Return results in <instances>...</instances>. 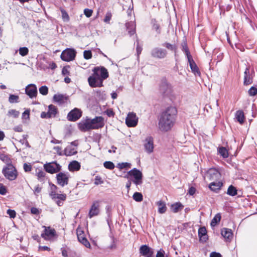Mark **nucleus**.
Segmentation results:
<instances>
[{
	"label": "nucleus",
	"instance_id": "f257e3e1",
	"mask_svg": "<svg viewBox=\"0 0 257 257\" xmlns=\"http://www.w3.org/2000/svg\"><path fill=\"white\" fill-rule=\"evenodd\" d=\"M177 110L174 107H168L161 115L159 120V128L161 131L170 130L175 124Z\"/></svg>",
	"mask_w": 257,
	"mask_h": 257
},
{
	"label": "nucleus",
	"instance_id": "f03ea898",
	"mask_svg": "<svg viewBox=\"0 0 257 257\" xmlns=\"http://www.w3.org/2000/svg\"><path fill=\"white\" fill-rule=\"evenodd\" d=\"M93 75L88 78L89 85L92 87L103 86V81L108 77V72L104 67H95L93 69Z\"/></svg>",
	"mask_w": 257,
	"mask_h": 257
},
{
	"label": "nucleus",
	"instance_id": "7ed1b4c3",
	"mask_svg": "<svg viewBox=\"0 0 257 257\" xmlns=\"http://www.w3.org/2000/svg\"><path fill=\"white\" fill-rule=\"evenodd\" d=\"M2 173L6 178L10 181L16 180L18 175L16 168L12 164L7 165L5 166L3 169Z\"/></svg>",
	"mask_w": 257,
	"mask_h": 257
},
{
	"label": "nucleus",
	"instance_id": "20e7f679",
	"mask_svg": "<svg viewBox=\"0 0 257 257\" xmlns=\"http://www.w3.org/2000/svg\"><path fill=\"white\" fill-rule=\"evenodd\" d=\"M128 176H132L134 178L133 182L136 185H141L142 184L143 174L142 172L136 168H134L128 171L125 178H128Z\"/></svg>",
	"mask_w": 257,
	"mask_h": 257
},
{
	"label": "nucleus",
	"instance_id": "39448f33",
	"mask_svg": "<svg viewBox=\"0 0 257 257\" xmlns=\"http://www.w3.org/2000/svg\"><path fill=\"white\" fill-rule=\"evenodd\" d=\"M160 91L164 95L170 98L174 97V94L172 85L167 81H163L160 86Z\"/></svg>",
	"mask_w": 257,
	"mask_h": 257
},
{
	"label": "nucleus",
	"instance_id": "423d86ee",
	"mask_svg": "<svg viewBox=\"0 0 257 257\" xmlns=\"http://www.w3.org/2000/svg\"><path fill=\"white\" fill-rule=\"evenodd\" d=\"M205 178L212 181L222 180L221 174L215 168L209 169L205 174Z\"/></svg>",
	"mask_w": 257,
	"mask_h": 257
},
{
	"label": "nucleus",
	"instance_id": "0eeeda50",
	"mask_svg": "<svg viewBox=\"0 0 257 257\" xmlns=\"http://www.w3.org/2000/svg\"><path fill=\"white\" fill-rule=\"evenodd\" d=\"M44 169L49 173L54 174L59 172L61 170V166L56 162L53 161L44 164Z\"/></svg>",
	"mask_w": 257,
	"mask_h": 257
},
{
	"label": "nucleus",
	"instance_id": "6e6552de",
	"mask_svg": "<svg viewBox=\"0 0 257 257\" xmlns=\"http://www.w3.org/2000/svg\"><path fill=\"white\" fill-rule=\"evenodd\" d=\"M101 201L95 200L92 202L88 216L90 218L99 215Z\"/></svg>",
	"mask_w": 257,
	"mask_h": 257
},
{
	"label": "nucleus",
	"instance_id": "1a4fd4ad",
	"mask_svg": "<svg viewBox=\"0 0 257 257\" xmlns=\"http://www.w3.org/2000/svg\"><path fill=\"white\" fill-rule=\"evenodd\" d=\"M76 56V51L72 49H67L63 51L61 55L62 60L69 62L74 59Z\"/></svg>",
	"mask_w": 257,
	"mask_h": 257
},
{
	"label": "nucleus",
	"instance_id": "9d476101",
	"mask_svg": "<svg viewBox=\"0 0 257 257\" xmlns=\"http://www.w3.org/2000/svg\"><path fill=\"white\" fill-rule=\"evenodd\" d=\"M254 74V70L250 71L249 67H247L244 72L243 84L244 85H248L251 84L253 82V77Z\"/></svg>",
	"mask_w": 257,
	"mask_h": 257
},
{
	"label": "nucleus",
	"instance_id": "9b49d317",
	"mask_svg": "<svg viewBox=\"0 0 257 257\" xmlns=\"http://www.w3.org/2000/svg\"><path fill=\"white\" fill-rule=\"evenodd\" d=\"M138 122V117L133 112H129L125 119V123L128 127H135Z\"/></svg>",
	"mask_w": 257,
	"mask_h": 257
},
{
	"label": "nucleus",
	"instance_id": "f8f14e48",
	"mask_svg": "<svg viewBox=\"0 0 257 257\" xmlns=\"http://www.w3.org/2000/svg\"><path fill=\"white\" fill-rule=\"evenodd\" d=\"M57 184L62 187L67 185L69 182V175L68 173L60 172L56 175Z\"/></svg>",
	"mask_w": 257,
	"mask_h": 257
},
{
	"label": "nucleus",
	"instance_id": "ddd939ff",
	"mask_svg": "<svg viewBox=\"0 0 257 257\" xmlns=\"http://www.w3.org/2000/svg\"><path fill=\"white\" fill-rule=\"evenodd\" d=\"M151 54L154 58L163 59L167 56V51L164 49L155 47L152 50Z\"/></svg>",
	"mask_w": 257,
	"mask_h": 257
},
{
	"label": "nucleus",
	"instance_id": "4468645a",
	"mask_svg": "<svg viewBox=\"0 0 257 257\" xmlns=\"http://www.w3.org/2000/svg\"><path fill=\"white\" fill-rule=\"evenodd\" d=\"M44 232L42 233L41 236L45 240H50L56 235V231L54 228L50 227L43 226Z\"/></svg>",
	"mask_w": 257,
	"mask_h": 257
},
{
	"label": "nucleus",
	"instance_id": "2eb2a0df",
	"mask_svg": "<svg viewBox=\"0 0 257 257\" xmlns=\"http://www.w3.org/2000/svg\"><path fill=\"white\" fill-rule=\"evenodd\" d=\"M140 253L144 257H154V249L147 245H142L139 249Z\"/></svg>",
	"mask_w": 257,
	"mask_h": 257
},
{
	"label": "nucleus",
	"instance_id": "dca6fc26",
	"mask_svg": "<svg viewBox=\"0 0 257 257\" xmlns=\"http://www.w3.org/2000/svg\"><path fill=\"white\" fill-rule=\"evenodd\" d=\"M92 130L102 128L104 125V118L102 116H96L90 119Z\"/></svg>",
	"mask_w": 257,
	"mask_h": 257
},
{
	"label": "nucleus",
	"instance_id": "f3484780",
	"mask_svg": "<svg viewBox=\"0 0 257 257\" xmlns=\"http://www.w3.org/2000/svg\"><path fill=\"white\" fill-rule=\"evenodd\" d=\"M82 115V112L78 108H74L68 114L67 118L70 121H75L78 120Z\"/></svg>",
	"mask_w": 257,
	"mask_h": 257
},
{
	"label": "nucleus",
	"instance_id": "a211bd4d",
	"mask_svg": "<svg viewBox=\"0 0 257 257\" xmlns=\"http://www.w3.org/2000/svg\"><path fill=\"white\" fill-rule=\"evenodd\" d=\"M145 150L148 154L152 153L154 151V141L151 137H147L145 140L144 144Z\"/></svg>",
	"mask_w": 257,
	"mask_h": 257
},
{
	"label": "nucleus",
	"instance_id": "6ab92c4d",
	"mask_svg": "<svg viewBox=\"0 0 257 257\" xmlns=\"http://www.w3.org/2000/svg\"><path fill=\"white\" fill-rule=\"evenodd\" d=\"M77 238L80 242L83 244L87 248L90 247V244L85 237L84 233L83 230L78 228L77 229Z\"/></svg>",
	"mask_w": 257,
	"mask_h": 257
},
{
	"label": "nucleus",
	"instance_id": "aec40b11",
	"mask_svg": "<svg viewBox=\"0 0 257 257\" xmlns=\"http://www.w3.org/2000/svg\"><path fill=\"white\" fill-rule=\"evenodd\" d=\"M26 93L30 97H35L37 94V88L34 84H29L25 89Z\"/></svg>",
	"mask_w": 257,
	"mask_h": 257
},
{
	"label": "nucleus",
	"instance_id": "412c9836",
	"mask_svg": "<svg viewBox=\"0 0 257 257\" xmlns=\"http://www.w3.org/2000/svg\"><path fill=\"white\" fill-rule=\"evenodd\" d=\"M78 128L82 132H87L92 130L91 128L90 119L87 118L86 120H81L78 123Z\"/></svg>",
	"mask_w": 257,
	"mask_h": 257
},
{
	"label": "nucleus",
	"instance_id": "4be33fe9",
	"mask_svg": "<svg viewBox=\"0 0 257 257\" xmlns=\"http://www.w3.org/2000/svg\"><path fill=\"white\" fill-rule=\"evenodd\" d=\"M223 183L222 180H221L218 181H212L209 185V188L211 191L217 192L221 189Z\"/></svg>",
	"mask_w": 257,
	"mask_h": 257
},
{
	"label": "nucleus",
	"instance_id": "5701e85b",
	"mask_svg": "<svg viewBox=\"0 0 257 257\" xmlns=\"http://www.w3.org/2000/svg\"><path fill=\"white\" fill-rule=\"evenodd\" d=\"M188 61L189 63L190 67L192 72L195 75H197L199 76L200 75V72L199 70V69H198L197 66L196 65V64L193 61L192 57L188 58Z\"/></svg>",
	"mask_w": 257,
	"mask_h": 257
},
{
	"label": "nucleus",
	"instance_id": "b1692460",
	"mask_svg": "<svg viewBox=\"0 0 257 257\" xmlns=\"http://www.w3.org/2000/svg\"><path fill=\"white\" fill-rule=\"evenodd\" d=\"M198 236L200 240L202 242H206L208 239L207 230L205 227H200L198 230Z\"/></svg>",
	"mask_w": 257,
	"mask_h": 257
},
{
	"label": "nucleus",
	"instance_id": "393cba45",
	"mask_svg": "<svg viewBox=\"0 0 257 257\" xmlns=\"http://www.w3.org/2000/svg\"><path fill=\"white\" fill-rule=\"evenodd\" d=\"M184 208V205L180 202L172 204L170 206V209L174 213L181 211Z\"/></svg>",
	"mask_w": 257,
	"mask_h": 257
},
{
	"label": "nucleus",
	"instance_id": "a878e982",
	"mask_svg": "<svg viewBox=\"0 0 257 257\" xmlns=\"http://www.w3.org/2000/svg\"><path fill=\"white\" fill-rule=\"evenodd\" d=\"M126 30L128 34L131 36L136 32V25L134 22H127L125 24Z\"/></svg>",
	"mask_w": 257,
	"mask_h": 257
},
{
	"label": "nucleus",
	"instance_id": "bb28decb",
	"mask_svg": "<svg viewBox=\"0 0 257 257\" xmlns=\"http://www.w3.org/2000/svg\"><path fill=\"white\" fill-rule=\"evenodd\" d=\"M80 164L77 161H73L68 165V169L70 171H77L80 169Z\"/></svg>",
	"mask_w": 257,
	"mask_h": 257
},
{
	"label": "nucleus",
	"instance_id": "cd10ccee",
	"mask_svg": "<svg viewBox=\"0 0 257 257\" xmlns=\"http://www.w3.org/2000/svg\"><path fill=\"white\" fill-rule=\"evenodd\" d=\"M68 99V97L63 94H55L53 96L54 101L59 104L65 103Z\"/></svg>",
	"mask_w": 257,
	"mask_h": 257
},
{
	"label": "nucleus",
	"instance_id": "c85d7f7f",
	"mask_svg": "<svg viewBox=\"0 0 257 257\" xmlns=\"http://www.w3.org/2000/svg\"><path fill=\"white\" fill-rule=\"evenodd\" d=\"M158 206V212L160 214L164 213L167 210L166 203L162 200H160L156 203Z\"/></svg>",
	"mask_w": 257,
	"mask_h": 257
},
{
	"label": "nucleus",
	"instance_id": "c756f323",
	"mask_svg": "<svg viewBox=\"0 0 257 257\" xmlns=\"http://www.w3.org/2000/svg\"><path fill=\"white\" fill-rule=\"evenodd\" d=\"M162 46L166 47L168 50L173 52L175 54L176 53L177 46L175 44H172L168 42H165L162 44Z\"/></svg>",
	"mask_w": 257,
	"mask_h": 257
},
{
	"label": "nucleus",
	"instance_id": "7c9ffc66",
	"mask_svg": "<svg viewBox=\"0 0 257 257\" xmlns=\"http://www.w3.org/2000/svg\"><path fill=\"white\" fill-rule=\"evenodd\" d=\"M48 112L49 114V117H54L57 113V108L55 105L51 104L48 107Z\"/></svg>",
	"mask_w": 257,
	"mask_h": 257
},
{
	"label": "nucleus",
	"instance_id": "2f4dec72",
	"mask_svg": "<svg viewBox=\"0 0 257 257\" xmlns=\"http://www.w3.org/2000/svg\"><path fill=\"white\" fill-rule=\"evenodd\" d=\"M221 235L226 239H230L232 236L231 230L227 228H223L221 230Z\"/></svg>",
	"mask_w": 257,
	"mask_h": 257
},
{
	"label": "nucleus",
	"instance_id": "473e14b6",
	"mask_svg": "<svg viewBox=\"0 0 257 257\" xmlns=\"http://www.w3.org/2000/svg\"><path fill=\"white\" fill-rule=\"evenodd\" d=\"M235 118L240 124L243 123L244 120V115L242 110H238L235 113Z\"/></svg>",
	"mask_w": 257,
	"mask_h": 257
},
{
	"label": "nucleus",
	"instance_id": "72a5a7b5",
	"mask_svg": "<svg viewBox=\"0 0 257 257\" xmlns=\"http://www.w3.org/2000/svg\"><path fill=\"white\" fill-rule=\"evenodd\" d=\"M77 153L76 149L71 146H68L64 150V154L66 156H72L75 155Z\"/></svg>",
	"mask_w": 257,
	"mask_h": 257
},
{
	"label": "nucleus",
	"instance_id": "f704fd0d",
	"mask_svg": "<svg viewBox=\"0 0 257 257\" xmlns=\"http://www.w3.org/2000/svg\"><path fill=\"white\" fill-rule=\"evenodd\" d=\"M237 193V190L235 187L230 185L227 189V194L231 196H234Z\"/></svg>",
	"mask_w": 257,
	"mask_h": 257
},
{
	"label": "nucleus",
	"instance_id": "c9c22d12",
	"mask_svg": "<svg viewBox=\"0 0 257 257\" xmlns=\"http://www.w3.org/2000/svg\"><path fill=\"white\" fill-rule=\"evenodd\" d=\"M221 219V215L220 213L216 214L213 218L212 219L210 225L212 227L215 226L218 223H219Z\"/></svg>",
	"mask_w": 257,
	"mask_h": 257
},
{
	"label": "nucleus",
	"instance_id": "e433bc0d",
	"mask_svg": "<svg viewBox=\"0 0 257 257\" xmlns=\"http://www.w3.org/2000/svg\"><path fill=\"white\" fill-rule=\"evenodd\" d=\"M218 152L224 158H226L228 156V151L224 147H221L218 149Z\"/></svg>",
	"mask_w": 257,
	"mask_h": 257
},
{
	"label": "nucleus",
	"instance_id": "4c0bfd02",
	"mask_svg": "<svg viewBox=\"0 0 257 257\" xmlns=\"http://www.w3.org/2000/svg\"><path fill=\"white\" fill-rule=\"evenodd\" d=\"M151 23L152 24L153 29L156 30L158 34H160L161 33L160 24L158 23L156 20H152Z\"/></svg>",
	"mask_w": 257,
	"mask_h": 257
},
{
	"label": "nucleus",
	"instance_id": "58836bf2",
	"mask_svg": "<svg viewBox=\"0 0 257 257\" xmlns=\"http://www.w3.org/2000/svg\"><path fill=\"white\" fill-rule=\"evenodd\" d=\"M131 164L127 162L120 163L117 165V167L120 170H122L123 169H127L131 168Z\"/></svg>",
	"mask_w": 257,
	"mask_h": 257
},
{
	"label": "nucleus",
	"instance_id": "ea45409f",
	"mask_svg": "<svg viewBox=\"0 0 257 257\" xmlns=\"http://www.w3.org/2000/svg\"><path fill=\"white\" fill-rule=\"evenodd\" d=\"M182 50L185 53L187 57V59L189 58V57H192L188 50L186 43L184 42L182 44Z\"/></svg>",
	"mask_w": 257,
	"mask_h": 257
},
{
	"label": "nucleus",
	"instance_id": "a19ab883",
	"mask_svg": "<svg viewBox=\"0 0 257 257\" xmlns=\"http://www.w3.org/2000/svg\"><path fill=\"white\" fill-rule=\"evenodd\" d=\"M0 159L7 164V165L12 164V162L8 155L1 154L0 155Z\"/></svg>",
	"mask_w": 257,
	"mask_h": 257
},
{
	"label": "nucleus",
	"instance_id": "79ce46f5",
	"mask_svg": "<svg viewBox=\"0 0 257 257\" xmlns=\"http://www.w3.org/2000/svg\"><path fill=\"white\" fill-rule=\"evenodd\" d=\"M133 199L137 202H141L143 200L142 194L139 192H135L133 195Z\"/></svg>",
	"mask_w": 257,
	"mask_h": 257
},
{
	"label": "nucleus",
	"instance_id": "37998d69",
	"mask_svg": "<svg viewBox=\"0 0 257 257\" xmlns=\"http://www.w3.org/2000/svg\"><path fill=\"white\" fill-rule=\"evenodd\" d=\"M19 97L18 95L11 94L9 98V101L11 103H16L19 101Z\"/></svg>",
	"mask_w": 257,
	"mask_h": 257
},
{
	"label": "nucleus",
	"instance_id": "c03bdc74",
	"mask_svg": "<svg viewBox=\"0 0 257 257\" xmlns=\"http://www.w3.org/2000/svg\"><path fill=\"white\" fill-rule=\"evenodd\" d=\"M19 112L15 109H10L9 110L8 115L9 116H13L14 118H17L19 115Z\"/></svg>",
	"mask_w": 257,
	"mask_h": 257
},
{
	"label": "nucleus",
	"instance_id": "a18cd8bd",
	"mask_svg": "<svg viewBox=\"0 0 257 257\" xmlns=\"http://www.w3.org/2000/svg\"><path fill=\"white\" fill-rule=\"evenodd\" d=\"M104 167L109 170H112L114 168V164L110 161H106L103 163Z\"/></svg>",
	"mask_w": 257,
	"mask_h": 257
},
{
	"label": "nucleus",
	"instance_id": "49530a36",
	"mask_svg": "<svg viewBox=\"0 0 257 257\" xmlns=\"http://www.w3.org/2000/svg\"><path fill=\"white\" fill-rule=\"evenodd\" d=\"M62 13V18L64 22H68L69 21V17L67 13L63 9H61Z\"/></svg>",
	"mask_w": 257,
	"mask_h": 257
},
{
	"label": "nucleus",
	"instance_id": "de8ad7c7",
	"mask_svg": "<svg viewBox=\"0 0 257 257\" xmlns=\"http://www.w3.org/2000/svg\"><path fill=\"white\" fill-rule=\"evenodd\" d=\"M29 53V49L27 47H21L19 49V54L23 57L28 55Z\"/></svg>",
	"mask_w": 257,
	"mask_h": 257
},
{
	"label": "nucleus",
	"instance_id": "09e8293b",
	"mask_svg": "<svg viewBox=\"0 0 257 257\" xmlns=\"http://www.w3.org/2000/svg\"><path fill=\"white\" fill-rule=\"evenodd\" d=\"M39 92L41 94L46 95L48 93V88L46 86H41L39 88Z\"/></svg>",
	"mask_w": 257,
	"mask_h": 257
},
{
	"label": "nucleus",
	"instance_id": "8fccbe9b",
	"mask_svg": "<svg viewBox=\"0 0 257 257\" xmlns=\"http://www.w3.org/2000/svg\"><path fill=\"white\" fill-rule=\"evenodd\" d=\"M92 53L90 50H85L83 52V56L85 59H89L92 57Z\"/></svg>",
	"mask_w": 257,
	"mask_h": 257
},
{
	"label": "nucleus",
	"instance_id": "3c124183",
	"mask_svg": "<svg viewBox=\"0 0 257 257\" xmlns=\"http://www.w3.org/2000/svg\"><path fill=\"white\" fill-rule=\"evenodd\" d=\"M111 17H112V14H111V12H107L105 15V18L104 19V22L106 23H109L110 20L111 19Z\"/></svg>",
	"mask_w": 257,
	"mask_h": 257
},
{
	"label": "nucleus",
	"instance_id": "603ef678",
	"mask_svg": "<svg viewBox=\"0 0 257 257\" xmlns=\"http://www.w3.org/2000/svg\"><path fill=\"white\" fill-rule=\"evenodd\" d=\"M248 94L250 96H254L257 94V88L255 87H251L248 90Z\"/></svg>",
	"mask_w": 257,
	"mask_h": 257
},
{
	"label": "nucleus",
	"instance_id": "864d4df0",
	"mask_svg": "<svg viewBox=\"0 0 257 257\" xmlns=\"http://www.w3.org/2000/svg\"><path fill=\"white\" fill-rule=\"evenodd\" d=\"M93 13V10L89 9H85L84 10V14L87 18L90 17Z\"/></svg>",
	"mask_w": 257,
	"mask_h": 257
},
{
	"label": "nucleus",
	"instance_id": "5fc2aeb1",
	"mask_svg": "<svg viewBox=\"0 0 257 257\" xmlns=\"http://www.w3.org/2000/svg\"><path fill=\"white\" fill-rule=\"evenodd\" d=\"M165 255V251L162 248H160L159 250L157 251L156 257H166Z\"/></svg>",
	"mask_w": 257,
	"mask_h": 257
},
{
	"label": "nucleus",
	"instance_id": "6e6d98bb",
	"mask_svg": "<svg viewBox=\"0 0 257 257\" xmlns=\"http://www.w3.org/2000/svg\"><path fill=\"white\" fill-rule=\"evenodd\" d=\"M7 212L11 218H14L16 216V212L14 210L8 209Z\"/></svg>",
	"mask_w": 257,
	"mask_h": 257
},
{
	"label": "nucleus",
	"instance_id": "4d7b16f0",
	"mask_svg": "<svg viewBox=\"0 0 257 257\" xmlns=\"http://www.w3.org/2000/svg\"><path fill=\"white\" fill-rule=\"evenodd\" d=\"M66 198V195L65 194H57V195H56V199H58L59 200H62V201H65Z\"/></svg>",
	"mask_w": 257,
	"mask_h": 257
},
{
	"label": "nucleus",
	"instance_id": "13d9d810",
	"mask_svg": "<svg viewBox=\"0 0 257 257\" xmlns=\"http://www.w3.org/2000/svg\"><path fill=\"white\" fill-rule=\"evenodd\" d=\"M6 193V187L3 184L0 183V194L1 195H5Z\"/></svg>",
	"mask_w": 257,
	"mask_h": 257
},
{
	"label": "nucleus",
	"instance_id": "bf43d9fd",
	"mask_svg": "<svg viewBox=\"0 0 257 257\" xmlns=\"http://www.w3.org/2000/svg\"><path fill=\"white\" fill-rule=\"evenodd\" d=\"M103 183V181H102L101 178L99 176H96L94 180V184L96 185H98L99 184H101Z\"/></svg>",
	"mask_w": 257,
	"mask_h": 257
},
{
	"label": "nucleus",
	"instance_id": "052dcab7",
	"mask_svg": "<svg viewBox=\"0 0 257 257\" xmlns=\"http://www.w3.org/2000/svg\"><path fill=\"white\" fill-rule=\"evenodd\" d=\"M24 169L25 172H30L32 170V166L30 164L25 163L24 164Z\"/></svg>",
	"mask_w": 257,
	"mask_h": 257
},
{
	"label": "nucleus",
	"instance_id": "680f3d73",
	"mask_svg": "<svg viewBox=\"0 0 257 257\" xmlns=\"http://www.w3.org/2000/svg\"><path fill=\"white\" fill-rule=\"evenodd\" d=\"M37 176L39 179L44 178L45 176V173L43 171H39L37 173Z\"/></svg>",
	"mask_w": 257,
	"mask_h": 257
},
{
	"label": "nucleus",
	"instance_id": "e2e57ef3",
	"mask_svg": "<svg viewBox=\"0 0 257 257\" xmlns=\"http://www.w3.org/2000/svg\"><path fill=\"white\" fill-rule=\"evenodd\" d=\"M69 67H64L62 71V73L63 75H68L69 74V71L68 68Z\"/></svg>",
	"mask_w": 257,
	"mask_h": 257
},
{
	"label": "nucleus",
	"instance_id": "0e129e2a",
	"mask_svg": "<svg viewBox=\"0 0 257 257\" xmlns=\"http://www.w3.org/2000/svg\"><path fill=\"white\" fill-rule=\"evenodd\" d=\"M31 212L33 214H39L40 212L38 208L36 207H32L31 209Z\"/></svg>",
	"mask_w": 257,
	"mask_h": 257
},
{
	"label": "nucleus",
	"instance_id": "69168bd1",
	"mask_svg": "<svg viewBox=\"0 0 257 257\" xmlns=\"http://www.w3.org/2000/svg\"><path fill=\"white\" fill-rule=\"evenodd\" d=\"M41 191V188L39 187V185H37L34 189V194L35 195L37 196L38 194Z\"/></svg>",
	"mask_w": 257,
	"mask_h": 257
},
{
	"label": "nucleus",
	"instance_id": "338daca9",
	"mask_svg": "<svg viewBox=\"0 0 257 257\" xmlns=\"http://www.w3.org/2000/svg\"><path fill=\"white\" fill-rule=\"evenodd\" d=\"M105 113L109 116H113L114 114L113 111L111 109H107Z\"/></svg>",
	"mask_w": 257,
	"mask_h": 257
},
{
	"label": "nucleus",
	"instance_id": "774afa93",
	"mask_svg": "<svg viewBox=\"0 0 257 257\" xmlns=\"http://www.w3.org/2000/svg\"><path fill=\"white\" fill-rule=\"evenodd\" d=\"M221 255L219 253L212 252L210 254V257H221Z\"/></svg>",
	"mask_w": 257,
	"mask_h": 257
}]
</instances>
